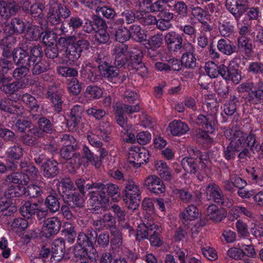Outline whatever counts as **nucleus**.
I'll return each mask as SVG.
<instances>
[{
  "mask_svg": "<svg viewBox=\"0 0 263 263\" xmlns=\"http://www.w3.org/2000/svg\"><path fill=\"white\" fill-rule=\"evenodd\" d=\"M181 165L186 172L194 174L196 172V164L195 163L194 157H186L183 158Z\"/></svg>",
  "mask_w": 263,
  "mask_h": 263,
  "instance_id": "a18cd8bd",
  "label": "nucleus"
},
{
  "mask_svg": "<svg viewBox=\"0 0 263 263\" xmlns=\"http://www.w3.org/2000/svg\"><path fill=\"white\" fill-rule=\"evenodd\" d=\"M137 17L140 22L145 25L155 24L156 22V18L154 16L146 14L145 12H138Z\"/></svg>",
  "mask_w": 263,
  "mask_h": 263,
  "instance_id": "3c124183",
  "label": "nucleus"
},
{
  "mask_svg": "<svg viewBox=\"0 0 263 263\" xmlns=\"http://www.w3.org/2000/svg\"><path fill=\"white\" fill-rule=\"evenodd\" d=\"M65 53L66 59L64 60V62L65 63L76 61L81 55L80 51L78 50V48L74 45L71 46V48Z\"/></svg>",
  "mask_w": 263,
  "mask_h": 263,
  "instance_id": "8fccbe9b",
  "label": "nucleus"
},
{
  "mask_svg": "<svg viewBox=\"0 0 263 263\" xmlns=\"http://www.w3.org/2000/svg\"><path fill=\"white\" fill-rule=\"evenodd\" d=\"M43 175L47 178L53 177L59 173V167L57 161L48 160L42 166Z\"/></svg>",
  "mask_w": 263,
  "mask_h": 263,
  "instance_id": "5701e85b",
  "label": "nucleus"
},
{
  "mask_svg": "<svg viewBox=\"0 0 263 263\" xmlns=\"http://www.w3.org/2000/svg\"><path fill=\"white\" fill-rule=\"evenodd\" d=\"M249 98L253 103L257 104L263 101V81H259L255 90L249 93Z\"/></svg>",
  "mask_w": 263,
  "mask_h": 263,
  "instance_id": "f704fd0d",
  "label": "nucleus"
},
{
  "mask_svg": "<svg viewBox=\"0 0 263 263\" xmlns=\"http://www.w3.org/2000/svg\"><path fill=\"white\" fill-rule=\"evenodd\" d=\"M182 36L174 31L168 32L165 36V42L171 51L179 50L182 47Z\"/></svg>",
  "mask_w": 263,
  "mask_h": 263,
  "instance_id": "f8f14e48",
  "label": "nucleus"
},
{
  "mask_svg": "<svg viewBox=\"0 0 263 263\" xmlns=\"http://www.w3.org/2000/svg\"><path fill=\"white\" fill-rule=\"evenodd\" d=\"M29 226V222L27 220L22 218L15 219L11 224L12 229L17 232L25 230Z\"/></svg>",
  "mask_w": 263,
  "mask_h": 263,
  "instance_id": "603ef678",
  "label": "nucleus"
},
{
  "mask_svg": "<svg viewBox=\"0 0 263 263\" xmlns=\"http://www.w3.org/2000/svg\"><path fill=\"white\" fill-rule=\"evenodd\" d=\"M129 33L130 37L138 42L145 40L146 35L144 30H142L139 25H134L130 27Z\"/></svg>",
  "mask_w": 263,
  "mask_h": 263,
  "instance_id": "e433bc0d",
  "label": "nucleus"
},
{
  "mask_svg": "<svg viewBox=\"0 0 263 263\" xmlns=\"http://www.w3.org/2000/svg\"><path fill=\"white\" fill-rule=\"evenodd\" d=\"M155 167L159 175L164 180H170L171 179V171L165 162L157 160L155 162Z\"/></svg>",
  "mask_w": 263,
  "mask_h": 263,
  "instance_id": "7c9ffc66",
  "label": "nucleus"
},
{
  "mask_svg": "<svg viewBox=\"0 0 263 263\" xmlns=\"http://www.w3.org/2000/svg\"><path fill=\"white\" fill-rule=\"evenodd\" d=\"M21 167L24 173L13 172L8 175L6 181L8 183L18 184L19 186L23 187L30 181H33L37 179L38 171L31 164H27L22 162Z\"/></svg>",
  "mask_w": 263,
  "mask_h": 263,
  "instance_id": "f03ea898",
  "label": "nucleus"
},
{
  "mask_svg": "<svg viewBox=\"0 0 263 263\" xmlns=\"http://www.w3.org/2000/svg\"><path fill=\"white\" fill-rule=\"evenodd\" d=\"M16 127L18 130L21 133H27L31 130H36L32 127L31 123L28 121L18 120L16 123Z\"/></svg>",
  "mask_w": 263,
  "mask_h": 263,
  "instance_id": "0e129e2a",
  "label": "nucleus"
},
{
  "mask_svg": "<svg viewBox=\"0 0 263 263\" xmlns=\"http://www.w3.org/2000/svg\"><path fill=\"white\" fill-rule=\"evenodd\" d=\"M45 2L40 0H34V3L29 7L30 3L25 2L23 4V9L25 11L30 12L32 14H39L45 8Z\"/></svg>",
  "mask_w": 263,
  "mask_h": 263,
  "instance_id": "c756f323",
  "label": "nucleus"
},
{
  "mask_svg": "<svg viewBox=\"0 0 263 263\" xmlns=\"http://www.w3.org/2000/svg\"><path fill=\"white\" fill-rule=\"evenodd\" d=\"M43 52L39 46H35L31 48L30 51V55L27 58V63L31 64V61H39L41 60Z\"/></svg>",
  "mask_w": 263,
  "mask_h": 263,
  "instance_id": "69168bd1",
  "label": "nucleus"
},
{
  "mask_svg": "<svg viewBox=\"0 0 263 263\" xmlns=\"http://www.w3.org/2000/svg\"><path fill=\"white\" fill-rule=\"evenodd\" d=\"M188 125L180 120H174L170 122L167 128V132L174 136L185 134L189 131Z\"/></svg>",
  "mask_w": 263,
  "mask_h": 263,
  "instance_id": "dca6fc26",
  "label": "nucleus"
},
{
  "mask_svg": "<svg viewBox=\"0 0 263 263\" xmlns=\"http://www.w3.org/2000/svg\"><path fill=\"white\" fill-rule=\"evenodd\" d=\"M109 123L106 126H109ZM109 130L107 127L105 129L99 128L92 132H89L87 135V139L89 143L93 146L96 147H101L102 142L99 140V137H101L105 141H108L109 140Z\"/></svg>",
  "mask_w": 263,
  "mask_h": 263,
  "instance_id": "1a4fd4ad",
  "label": "nucleus"
},
{
  "mask_svg": "<svg viewBox=\"0 0 263 263\" xmlns=\"http://www.w3.org/2000/svg\"><path fill=\"white\" fill-rule=\"evenodd\" d=\"M28 72L29 69L27 67V65H24L14 70L13 76L15 79L18 80V81L24 80L25 78H28L30 80L32 81L33 84L34 81L28 77H26Z\"/></svg>",
  "mask_w": 263,
  "mask_h": 263,
  "instance_id": "de8ad7c7",
  "label": "nucleus"
},
{
  "mask_svg": "<svg viewBox=\"0 0 263 263\" xmlns=\"http://www.w3.org/2000/svg\"><path fill=\"white\" fill-rule=\"evenodd\" d=\"M25 27V24L22 20L14 18L10 23L4 25L3 30L6 34L11 35L22 33L24 31Z\"/></svg>",
  "mask_w": 263,
  "mask_h": 263,
  "instance_id": "2eb2a0df",
  "label": "nucleus"
},
{
  "mask_svg": "<svg viewBox=\"0 0 263 263\" xmlns=\"http://www.w3.org/2000/svg\"><path fill=\"white\" fill-rule=\"evenodd\" d=\"M238 47L240 50L244 51L247 53H250L252 50L251 43H249L248 38L245 36L239 37Z\"/></svg>",
  "mask_w": 263,
  "mask_h": 263,
  "instance_id": "774afa93",
  "label": "nucleus"
},
{
  "mask_svg": "<svg viewBox=\"0 0 263 263\" xmlns=\"http://www.w3.org/2000/svg\"><path fill=\"white\" fill-rule=\"evenodd\" d=\"M76 188L69 178L63 179L59 183V191L65 202H72L77 206H82L84 202V195L73 192Z\"/></svg>",
  "mask_w": 263,
  "mask_h": 263,
  "instance_id": "7ed1b4c3",
  "label": "nucleus"
},
{
  "mask_svg": "<svg viewBox=\"0 0 263 263\" xmlns=\"http://www.w3.org/2000/svg\"><path fill=\"white\" fill-rule=\"evenodd\" d=\"M190 8L191 9L192 13L191 20L194 18L197 20L199 22L204 23L208 19L209 16L206 11H204L201 8L197 6L194 7V5H190Z\"/></svg>",
  "mask_w": 263,
  "mask_h": 263,
  "instance_id": "2f4dec72",
  "label": "nucleus"
},
{
  "mask_svg": "<svg viewBox=\"0 0 263 263\" xmlns=\"http://www.w3.org/2000/svg\"><path fill=\"white\" fill-rule=\"evenodd\" d=\"M7 81V79L4 78L2 80L3 84L0 89L5 93L10 95L15 93L20 89H24L33 84L32 81L28 78L8 84H6Z\"/></svg>",
  "mask_w": 263,
  "mask_h": 263,
  "instance_id": "6e6552de",
  "label": "nucleus"
},
{
  "mask_svg": "<svg viewBox=\"0 0 263 263\" xmlns=\"http://www.w3.org/2000/svg\"><path fill=\"white\" fill-rule=\"evenodd\" d=\"M135 14L132 11L126 10L121 13V17L117 21L120 24H122L124 22L127 24H130L134 22Z\"/></svg>",
  "mask_w": 263,
  "mask_h": 263,
  "instance_id": "338daca9",
  "label": "nucleus"
},
{
  "mask_svg": "<svg viewBox=\"0 0 263 263\" xmlns=\"http://www.w3.org/2000/svg\"><path fill=\"white\" fill-rule=\"evenodd\" d=\"M86 187L87 189L95 188L99 190L98 195H91L89 199L90 203L95 210L100 208L103 211L105 210L109 201L108 196L111 197L116 201H117L120 197L119 188L114 184H108L106 186L101 183H95L92 184H87Z\"/></svg>",
  "mask_w": 263,
  "mask_h": 263,
  "instance_id": "f257e3e1",
  "label": "nucleus"
},
{
  "mask_svg": "<svg viewBox=\"0 0 263 263\" xmlns=\"http://www.w3.org/2000/svg\"><path fill=\"white\" fill-rule=\"evenodd\" d=\"M21 213L28 218L36 214L38 218L42 219L47 215L48 211L39 204L26 201L21 208Z\"/></svg>",
  "mask_w": 263,
  "mask_h": 263,
  "instance_id": "0eeeda50",
  "label": "nucleus"
},
{
  "mask_svg": "<svg viewBox=\"0 0 263 263\" xmlns=\"http://www.w3.org/2000/svg\"><path fill=\"white\" fill-rule=\"evenodd\" d=\"M144 185L149 191L155 194H159L165 191L163 181L156 175L147 177L144 181Z\"/></svg>",
  "mask_w": 263,
  "mask_h": 263,
  "instance_id": "9d476101",
  "label": "nucleus"
},
{
  "mask_svg": "<svg viewBox=\"0 0 263 263\" xmlns=\"http://www.w3.org/2000/svg\"><path fill=\"white\" fill-rule=\"evenodd\" d=\"M83 109L79 105L74 106L71 110L70 119L67 124L70 127V130H73L80 124H83L84 119L82 116Z\"/></svg>",
  "mask_w": 263,
  "mask_h": 263,
  "instance_id": "4468645a",
  "label": "nucleus"
},
{
  "mask_svg": "<svg viewBox=\"0 0 263 263\" xmlns=\"http://www.w3.org/2000/svg\"><path fill=\"white\" fill-rule=\"evenodd\" d=\"M56 8L57 7L54 6V7L49 8L48 13V21L53 25H57L61 21V17L58 12V9H56Z\"/></svg>",
  "mask_w": 263,
  "mask_h": 263,
  "instance_id": "e2e57ef3",
  "label": "nucleus"
},
{
  "mask_svg": "<svg viewBox=\"0 0 263 263\" xmlns=\"http://www.w3.org/2000/svg\"><path fill=\"white\" fill-rule=\"evenodd\" d=\"M45 202L47 207L52 212H57L60 208V203L54 196H48Z\"/></svg>",
  "mask_w": 263,
  "mask_h": 263,
  "instance_id": "13d9d810",
  "label": "nucleus"
},
{
  "mask_svg": "<svg viewBox=\"0 0 263 263\" xmlns=\"http://www.w3.org/2000/svg\"><path fill=\"white\" fill-rule=\"evenodd\" d=\"M103 95L102 89L97 86H88L87 87L85 95L86 98L90 100L98 99Z\"/></svg>",
  "mask_w": 263,
  "mask_h": 263,
  "instance_id": "c9c22d12",
  "label": "nucleus"
},
{
  "mask_svg": "<svg viewBox=\"0 0 263 263\" xmlns=\"http://www.w3.org/2000/svg\"><path fill=\"white\" fill-rule=\"evenodd\" d=\"M162 43V35L161 34H157L152 36L149 39L146 41L145 45L147 48L155 49L160 47Z\"/></svg>",
  "mask_w": 263,
  "mask_h": 263,
  "instance_id": "37998d69",
  "label": "nucleus"
},
{
  "mask_svg": "<svg viewBox=\"0 0 263 263\" xmlns=\"http://www.w3.org/2000/svg\"><path fill=\"white\" fill-rule=\"evenodd\" d=\"M110 233L113 236L111 240V245L115 248L121 246L122 243V238L120 232L116 228H112Z\"/></svg>",
  "mask_w": 263,
  "mask_h": 263,
  "instance_id": "680f3d73",
  "label": "nucleus"
},
{
  "mask_svg": "<svg viewBox=\"0 0 263 263\" xmlns=\"http://www.w3.org/2000/svg\"><path fill=\"white\" fill-rule=\"evenodd\" d=\"M198 124L204 126V132L199 129L197 131V137L200 141L203 143H210L213 142L212 138L208 135V133H212L215 130V126L216 123V115L214 112L208 114L207 116L200 115L197 119Z\"/></svg>",
  "mask_w": 263,
  "mask_h": 263,
  "instance_id": "20e7f679",
  "label": "nucleus"
},
{
  "mask_svg": "<svg viewBox=\"0 0 263 263\" xmlns=\"http://www.w3.org/2000/svg\"><path fill=\"white\" fill-rule=\"evenodd\" d=\"M140 147H133L128 151L127 161L132 166L137 167V162L139 155Z\"/></svg>",
  "mask_w": 263,
  "mask_h": 263,
  "instance_id": "4d7b16f0",
  "label": "nucleus"
},
{
  "mask_svg": "<svg viewBox=\"0 0 263 263\" xmlns=\"http://www.w3.org/2000/svg\"><path fill=\"white\" fill-rule=\"evenodd\" d=\"M61 228V222L57 217L48 218L44 222L43 232L46 237L57 234Z\"/></svg>",
  "mask_w": 263,
  "mask_h": 263,
  "instance_id": "a211bd4d",
  "label": "nucleus"
},
{
  "mask_svg": "<svg viewBox=\"0 0 263 263\" xmlns=\"http://www.w3.org/2000/svg\"><path fill=\"white\" fill-rule=\"evenodd\" d=\"M98 69L101 75L110 82L116 83L119 75V70L117 68L109 66L106 62H103L99 63Z\"/></svg>",
  "mask_w": 263,
  "mask_h": 263,
  "instance_id": "f3484780",
  "label": "nucleus"
},
{
  "mask_svg": "<svg viewBox=\"0 0 263 263\" xmlns=\"http://www.w3.org/2000/svg\"><path fill=\"white\" fill-rule=\"evenodd\" d=\"M40 36H41V33L39 27L33 25L28 26L25 34V37L27 40L36 41Z\"/></svg>",
  "mask_w": 263,
  "mask_h": 263,
  "instance_id": "4c0bfd02",
  "label": "nucleus"
},
{
  "mask_svg": "<svg viewBox=\"0 0 263 263\" xmlns=\"http://www.w3.org/2000/svg\"><path fill=\"white\" fill-rule=\"evenodd\" d=\"M127 46L123 43L118 44L113 49V55L117 65L122 66L128 61Z\"/></svg>",
  "mask_w": 263,
  "mask_h": 263,
  "instance_id": "6ab92c4d",
  "label": "nucleus"
},
{
  "mask_svg": "<svg viewBox=\"0 0 263 263\" xmlns=\"http://www.w3.org/2000/svg\"><path fill=\"white\" fill-rule=\"evenodd\" d=\"M13 59L16 64L28 65L27 63V58H28V53L25 50L22 48H16L14 50L13 53Z\"/></svg>",
  "mask_w": 263,
  "mask_h": 263,
  "instance_id": "72a5a7b5",
  "label": "nucleus"
},
{
  "mask_svg": "<svg viewBox=\"0 0 263 263\" xmlns=\"http://www.w3.org/2000/svg\"><path fill=\"white\" fill-rule=\"evenodd\" d=\"M181 62L185 67L193 68L196 66V59L193 53L188 52L182 55Z\"/></svg>",
  "mask_w": 263,
  "mask_h": 263,
  "instance_id": "864d4df0",
  "label": "nucleus"
},
{
  "mask_svg": "<svg viewBox=\"0 0 263 263\" xmlns=\"http://www.w3.org/2000/svg\"><path fill=\"white\" fill-rule=\"evenodd\" d=\"M64 242L62 240H55L52 245L51 259L55 261L61 260L64 257Z\"/></svg>",
  "mask_w": 263,
  "mask_h": 263,
  "instance_id": "c85d7f7f",
  "label": "nucleus"
},
{
  "mask_svg": "<svg viewBox=\"0 0 263 263\" xmlns=\"http://www.w3.org/2000/svg\"><path fill=\"white\" fill-rule=\"evenodd\" d=\"M206 73L211 78H215L218 76V67L212 61L207 62L204 66Z\"/></svg>",
  "mask_w": 263,
  "mask_h": 263,
  "instance_id": "5fc2aeb1",
  "label": "nucleus"
},
{
  "mask_svg": "<svg viewBox=\"0 0 263 263\" xmlns=\"http://www.w3.org/2000/svg\"><path fill=\"white\" fill-rule=\"evenodd\" d=\"M83 157L85 158L88 161L90 162L96 168H99L101 164V160L100 158L94 156L89 148L84 146L83 147Z\"/></svg>",
  "mask_w": 263,
  "mask_h": 263,
  "instance_id": "58836bf2",
  "label": "nucleus"
},
{
  "mask_svg": "<svg viewBox=\"0 0 263 263\" xmlns=\"http://www.w3.org/2000/svg\"><path fill=\"white\" fill-rule=\"evenodd\" d=\"M100 22L101 23V28L96 31L95 38L100 43L105 44L109 41V34L107 32L103 22L100 21Z\"/></svg>",
  "mask_w": 263,
  "mask_h": 263,
  "instance_id": "a19ab883",
  "label": "nucleus"
},
{
  "mask_svg": "<svg viewBox=\"0 0 263 263\" xmlns=\"http://www.w3.org/2000/svg\"><path fill=\"white\" fill-rule=\"evenodd\" d=\"M23 149L20 146L10 147L6 152L7 157L13 160H19L23 155Z\"/></svg>",
  "mask_w": 263,
  "mask_h": 263,
  "instance_id": "ea45409f",
  "label": "nucleus"
},
{
  "mask_svg": "<svg viewBox=\"0 0 263 263\" xmlns=\"http://www.w3.org/2000/svg\"><path fill=\"white\" fill-rule=\"evenodd\" d=\"M17 10L15 3L11 0L0 1V15L4 17H8L14 14Z\"/></svg>",
  "mask_w": 263,
  "mask_h": 263,
  "instance_id": "4be33fe9",
  "label": "nucleus"
},
{
  "mask_svg": "<svg viewBox=\"0 0 263 263\" xmlns=\"http://www.w3.org/2000/svg\"><path fill=\"white\" fill-rule=\"evenodd\" d=\"M77 246L86 247L88 250L90 252L89 254L90 260H93L97 259L98 257L97 251L92 246V242L84 233H81L79 234Z\"/></svg>",
  "mask_w": 263,
  "mask_h": 263,
  "instance_id": "412c9836",
  "label": "nucleus"
},
{
  "mask_svg": "<svg viewBox=\"0 0 263 263\" xmlns=\"http://www.w3.org/2000/svg\"><path fill=\"white\" fill-rule=\"evenodd\" d=\"M151 233H153L151 235L149 238V241L152 246L160 247L162 244V240L161 238L160 233L161 228L158 225L153 223L149 225V229Z\"/></svg>",
  "mask_w": 263,
  "mask_h": 263,
  "instance_id": "cd10ccee",
  "label": "nucleus"
},
{
  "mask_svg": "<svg viewBox=\"0 0 263 263\" xmlns=\"http://www.w3.org/2000/svg\"><path fill=\"white\" fill-rule=\"evenodd\" d=\"M124 200L128 209L135 210L140 203V192L138 186L130 182L124 191Z\"/></svg>",
  "mask_w": 263,
  "mask_h": 263,
  "instance_id": "39448f33",
  "label": "nucleus"
},
{
  "mask_svg": "<svg viewBox=\"0 0 263 263\" xmlns=\"http://www.w3.org/2000/svg\"><path fill=\"white\" fill-rule=\"evenodd\" d=\"M115 117L117 123L122 127L123 129L129 127L131 125L127 124V118L123 115L124 112L122 110L121 107H114Z\"/></svg>",
  "mask_w": 263,
  "mask_h": 263,
  "instance_id": "79ce46f5",
  "label": "nucleus"
},
{
  "mask_svg": "<svg viewBox=\"0 0 263 263\" xmlns=\"http://www.w3.org/2000/svg\"><path fill=\"white\" fill-rule=\"evenodd\" d=\"M217 48L226 55H231L234 51V48L224 39H220L217 43Z\"/></svg>",
  "mask_w": 263,
  "mask_h": 263,
  "instance_id": "09e8293b",
  "label": "nucleus"
},
{
  "mask_svg": "<svg viewBox=\"0 0 263 263\" xmlns=\"http://www.w3.org/2000/svg\"><path fill=\"white\" fill-rule=\"evenodd\" d=\"M58 33V31L55 32L50 31L44 33L42 32L41 34L43 35L42 37L43 43L48 46L53 45L57 41Z\"/></svg>",
  "mask_w": 263,
  "mask_h": 263,
  "instance_id": "c03bdc74",
  "label": "nucleus"
},
{
  "mask_svg": "<svg viewBox=\"0 0 263 263\" xmlns=\"http://www.w3.org/2000/svg\"><path fill=\"white\" fill-rule=\"evenodd\" d=\"M255 142V138L254 135L250 134L248 135L241 131L238 130L234 133L230 143L234 148L241 151L247 146L252 148Z\"/></svg>",
  "mask_w": 263,
  "mask_h": 263,
  "instance_id": "423d86ee",
  "label": "nucleus"
},
{
  "mask_svg": "<svg viewBox=\"0 0 263 263\" xmlns=\"http://www.w3.org/2000/svg\"><path fill=\"white\" fill-rule=\"evenodd\" d=\"M73 253L77 263H88L90 259V252L87 248L76 246L74 247Z\"/></svg>",
  "mask_w": 263,
  "mask_h": 263,
  "instance_id": "393cba45",
  "label": "nucleus"
},
{
  "mask_svg": "<svg viewBox=\"0 0 263 263\" xmlns=\"http://www.w3.org/2000/svg\"><path fill=\"white\" fill-rule=\"evenodd\" d=\"M22 101L30 109L33 117L37 119L36 116L42 115V108H40L35 98L29 93H25L21 97Z\"/></svg>",
  "mask_w": 263,
  "mask_h": 263,
  "instance_id": "aec40b11",
  "label": "nucleus"
},
{
  "mask_svg": "<svg viewBox=\"0 0 263 263\" xmlns=\"http://www.w3.org/2000/svg\"><path fill=\"white\" fill-rule=\"evenodd\" d=\"M146 226L144 223H141L139 224L137 228L136 239L138 240H140L143 239L147 238L148 234L151 233L149 229V225Z\"/></svg>",
  "mask_w": 263,
  "mask_h": 263,
  "instance_id": "6e6d98bb",
  "label": "nucleus"
},
{
  "mask_svg": "<svg viewBox=\"0 0 263 263\" xmlns=\"http://www.w3.org/2000/svg\"><path fill=\"white\" fill-rule=\"evenodd\" d=\"M22 190L24 191L23 195L29 196L31 198H35L41 195L42 190L41 187L34 184H30L27 188L22 187Z\"/></svg>",
  "mask_w": 263,
  "mask_h": 263,
  "instance_id": "49530a36",
  "label": "nucleus"
},
{
  "mask_svg": "<svg viewBox=\"0 0 263 263\" xmlns=\"http://www.w3.org/2000/svg\"><path fill=\"white\" fill-rule=\"evenodd\" d=\"M236 98L235 97H231L229 101L224 104L223 110L226 115L231 116L235 112L236 109Z\"/></svg>",
  "mask_w": 263,
  "mask_h": 263,
  "instance_id": "052dcab7",
  "label": "nucleus"
},
{
  "mask_svg": "<svg viewBox=\"0 0 263 263\" xmlns=\"http://www.w3.org/2000/svg\"><path fill=\"white\" fill-rule=\"evenodd\" d=\"M74 41L72 37H60L58 42L59 48H61V50L65 52L74 45Z\"/></svg>",
  "mask_w": 263,
  "mask_h": 263,
  "instance_id": "bf43d9fd",
  "label": "nucleus"
},
{
  "mask_svg": "<svg viewBox=\"0 0 263 263\" xmlns=\"http://www.w3.org/2000/svg\"><path fill=\"white\" fill-rule=\"evenodd\" d=\"M199 215L198 209L194 205H189L185 210L181 214V218L183 222H186L187 220H193L197 218Z\"/></svg>",
  "mask_w": 263,
  "mask_h": 263,
  "instance_id": "473e14b6",
  "label": "nucleus"
},
{
  "mask_svg": "<svg viewBox=\"0 0 263 263\" xmlns=\"http://www.w3.org/2000/svg\"><path fill=\"white\" fill-rule=\"evenodd\" d=\"M208 217L215 222L221 221L226 216L224 209L218 208L216 205L212 204L209 206L207 209Z\"/></svg>",
  "mask_w": 263,
  "mask_h": 263,
  "instance_id": "b1692460",
  "label": "nucleus"
},
{
  "mask_svg": "<svg viewBox=\"0 0 263 263\" xmlns=\"http://www.w3.org/2000/svg\"><path fill=\"white\" fill-rule=\"evenodd\" d=\"M115 224V218L110 214H105L100 220L94 222V226L99 230L106 228L111 231L112 228H116Z\"/></svg>",
  "mask_w": 263,
  "mask_h": 263,
  "instance_id": "a878e982",
  "label": "nucleus"
},
{
  "mask_svg": "<svg viewBox=\"0 0 263 263\" xmlns=\"http://www.w3.org/2000/svg\"><path fill=\"white\" fill-rule=\"evenodd\" d=\"M206 194L208 200H212L217 203L221 201V190L218 186L214 183H211L207 186Z\"/></svg>",
  "mask_w": 263,
  "mask_h": 263,
  "instance_id": "bb28decb",
  "label": "nucleus"
},
{
  "mask_svg": "<svg viewBox=\"0 0 263 263\" xmlns=\"http://www.w3.org/2000/svg\"><path fill=\"white\" fill-rule=\"evenodd\" d=\"M0 108L9 113L22 116L24 112V108L21 105L17 104L15 101L10 99L3 100L0 102Z\"/></svg>",
  "mask_w": 263,
  "mask_h": 263,
  "instance_id": "ddd939ff",
  "label": "nucleus"
},
{
  "mask_svg": "<svg viewBox=\"0 0 263 263\" xmlns=\"http://www.w3.org/2000/svg\"><path fill=\"white\" fill-rule=\"evenodd\" d=\"M249 0H227L226 6L230 12L236 16H240L248 9Z\"/></svg>",
  "mask_w": 263,
  "mask_h": 263,
  "instance_id": "9b49d317",
  "label": "nucleus"
}]
</instances>
